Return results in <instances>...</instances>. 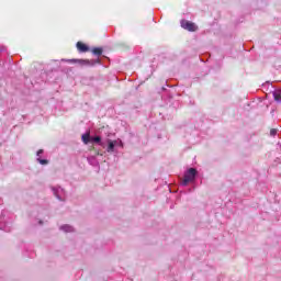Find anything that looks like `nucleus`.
<instances>
[{"instance_id": "obj_1", "label": "nucleus", "mask_w": 281, "mask_h": 281, "mask_svg": "<svg viewBox=\"0 0 281 281\" xmlns=\"http://www.w3.org/2000/svg\"><path fill=\"white\" fill-rule=\"evenodd\" d=\"M196 178V169L190 168L184 172V178L182 180V186H188V183L192 182Z\"/></svg>"}, {"instance_id": "obj_5", "label": "nucleus", "mask_w": 281, "mask_h": 281, "mask_svg": "<svg viewBox=\"0 0 281 281\" xmlns=\"http://www.w3.org/2000/svg\"><path fill=\"white\" fill-rule=\"evenodd\" d=\"M41 155H43V149H40L37 151V161H38V164H41L42 166H47L49 164V161L47 159H41Z\"/></svg>"}, {"instance_id": "obj_8", "label": "nucleus", "mask_w": 281, "mask_h": 281, "mask_svg": "<svg viewBox=\"0 0 281 281\" xmlns=\"http://www.w3.org/2000/svg\"><path fill=\"white\" fill-rule=\"evenodd\" d=\"M91 142H95L99 146L104 148V143H102V138L100 136L91 137Z\"/></svg>"}, {"instance_id": "obj_2", "label": "nucleus", "mask_w": 281, "mask_h": 281, "mask_svg": "<svg viewBox=\"0 0 281 281\" xmlns=\"http://www.w3.org/2000/svg\"><path fill=\"white\" fill-rule=\"evenodd\" d=\"M106 144H108L106 150L109 153H114L115 148H124V143H122V139H120V138H117L115 140L108 139Z\"/></svg>"}, {"instance_id": "obj_4", "label": "nucleus", "mask_w": 281, "mask_h": 281, "mask_svg": "<svg viewBox=\"0 0 281 281\" xmlns=\"http://www.w3.org/2000/svg\"><path fill=\"white\" fill-rule=\"evenodd\" d=\"M53 192L59 201H65V190L63 188H53Z\"/></svg>"}, {"instance_id": "obj_10", "label": "nucleus", "mask_w": 281, "mask_h": 281, "mask_svg": "<svg viewBox=\"0 0 281 281\" xmlns=\"http://www.w3.org/2000/svg\"><path fill=\"white\" fill-rule=\"evenodd\" d=\"M60 229L61 232H66V233L74 232V227L70 225H63L60 226Z\"/></svg>"}, {"instance_id": "obj_6", "label": "nucleus", "mask_w": 281, "mask_h": 281, "mask_svg": "<svg viewBox=\"0 0 281 281\" xmlns=\"http://www.w3.org/2000/svg\"><path fill=\"white\" fill-rule=\"evenodd\" d=\"M77 49L79 52H89V47L87 45L82 44L81 42L77 43Z\"/></svg>"}, {"instance_id": "obj_13", "label": "nucleus", "mask_w": 281, "mask_h": 281, "mask_svg": "<svg viewBox=\"0 0 281 281\" xmlns=\"http://www.w3.org/2000/svg\"><path fill=\"white\" fill-rule=\"evenodd\" d=\"M276 133H278L276 130L270 131V135H276Z\"/></svg>"}, {"instance_id": "obj_12", "label": "nucleus", "mask_w": 281, "mask_h": 281, "mask_svg": "<svg viewBox=\"0 0 281 281\" xmlns=\"http://www.w3.org/2000/svg\"><path fill=\"white\" fill-rule=\"evenodd\" d=\"M79 63H81V65H93V63L85 59V60H79Z\"/></svg>"}, {"instance_id": "obj_9", "label": "nucleus", "mask_w": 281, "mask_h": 281, "mask_svg": "<svg viewBox=\"0 0 281 281\" xmlns=\"http://www.w3.org/2000/svg\"><path fill=\"white\" fill-rule=\"evenodd\" d=\"M81 139L83 144H89L91 142V136L89 135V133H86L81 136Z\"/></svg>"}, {"instance_id": "obj_3", "label": "nucleus", "mask_w": 281, "mask_h": 281, "mask_svg": "<svg viewBox=\"0 0 281 281\" xmlns=\"http://www.w3.org/2000/svg\"><path fill=\"white\" fill-rule=\"evenodd\" d=\"M180 25L183 30H187L188 32H196V30H199V26H196L194 22H190L188 20H182L180 22Z\"/></svg>"}, {"instance_id": "obj_11", "label": "nucleus", "mask_w": 281, "mask_h": 281, "mask_svg": "<svg viewBox=\"0 0 281 281\" xmlns=\"http://www.w3.org/2000/svg\"><path fill=\"white\" fill-rule=\"evenodd\" d=\"M92 54H94V56H102V48H93Z\"/></svg>"}, {"instance_id": "obj_7", "label": "nucleus", "mask_w": 281, "mask_h": 281, "mask_svg": "<svg viewBox=\"0 0 281 281\" xmlns=\"http://www.w3.org/2000/svg\"><path fill=\"white\" fill-rule=\"evenodd\" d=\"M273 98H274L276 102H281V90H274Z\"/></svg>"}]
</instances>
